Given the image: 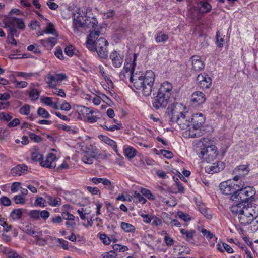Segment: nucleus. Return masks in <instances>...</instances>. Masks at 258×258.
Wrapping results in <instances>:
<instances>
[{
  "label": "nucleus",
  "mask_w": 258,
  "mask_h": 258,
  "mask_svg": "<svg viewBox=\"0 0 258 258\" xmlns=\"http://www.w3.org/2000/svg\"><path fill=\"white\" fill-rule=\"evenodd\" d=\"M4 253L9 258H16L18 254L15 250L10 248H6Z\"/></svg>",
  "instance_id": "48"
},
{
  "label": "nucleus",
  "mask_w": 258,
  "mask_h": 258,
  "mask_svg": "<svg viewBox=\"0 0 258 258\" xmlns=\"http://www.w3.org/2000/svg\"><path fill=\"white\" fill-rule=\"evenodd\" d=\"M12 119V116L10 113L6 112H0V120L9 122Z\"/></svg>",
  "instance_id": "54"
},
{
  "label": "nucleus",
  "mask_w": 258,
  "mask_h": 258,
  "mask_svg": "<svg viewBox=\"0 0 258 258\" xmlns=\"http://www.w3.org/2000/svg\"><path fill=\"white\" fill-rule=\"evenodd\" d=\"M195 151L201 159L204 158L205 155H207V159L208 162L213 161L218 155L217 148L215 145H211L206 146L201 141L197 143Z\"/></svg>",
  "instance_id": "7"
},
{
  "label": "nucleus",
  "mask_w": 258,
  "mask_h": 258,
  "mask_svg": "<svg viewBox=\"0 0 258 258\" xmlns=\"http://www.w3.org/2000/svg\"><path fill=\"white\" fill-rule=\"evenodd\" d=\"M40 94V91L36 89H32L29 93V96L31 101H35L37 100Z\"/></svg>",
  "instance_id": "33"
},
{
  "label": "nucleus",
  "mask_w": 258,
  "mask_h": 258,
  "mask_svg": "<svg viewBox=\"0 0 258 258\" xmlns=\"http://www.w3.org/2000/svg\"><path fill=\"white\" fill-rule=\"evenodd\" d=\"M0 204L4 206H9L11 205V200L6 196H3L0 198Z\"/></svg>",
  "instance_id": "51"
},
{
  "label": "nucleus",
  "mask_w": 258,
  "mask_h": 258,
  "mask_svg": "<svg viewBox=\"0 0 258 258\" xmlns=\"http://www.w3.org/2000/svg\"><path fill=\"white\" fill-rule=\"evenodd\" d=\"M13 199L17 204H24L26 202L25 199L22 195H15Z\"/></svg>",
  "instance_id": "52"
},
{
  "label": "nucleus",
  "mask_w": 258,
  "mask_h": 258,
  "mask_svg": "<svg viewBox=\"0 0 258 258\" xmlns=\"http://www.w3.org/2000/svg\"><path fill=\"white\" fill-rule=\"evenodd\" d=\"M164 240L167 246H171L174 243V240L168 235L165 236Z\"/></svg>",
  "instance_id": "63"
},
{
  "label": "nucleus",
  "mask_w": 258,
  "mask_h": 258,
  "mask_svg": "<svg viewBox=\"0 0 258 258\" xmlns=\"http://www.w3.org/2000/svg\"><path fill=\"white\" fill-rule=\"evenodd\" d=\"M61 216L63 219H65L67 220L75 219V216L73 214H71L70 213L67 211L62 212Z\"/></svg>",
  "instance_id": "60"
},
{
  "label": "nucleus",
  "mask_w": 258,
  "mask_h": 258,
  "mask_svg": "<svg viewBox=\"0 0 258 258\" xmlns=\"http://www.w3.org/2000/svg\"><path fill=\"white\" fill-rule=\"evenodd\" d=\"M117 254L113 250L105 252L101 255V258H116Z\"/></svg>",
  "instance_id": "59"
},
{
  "label": "nucleus",
  "mask_w": 258,
  "mask_h": 258,
  "mask_svg": "<svg viewBox=\"0 0 258 258\" xmlns=\"http://www.w3.org/2000/svg\"><path fill=\"white\" fill-rule=\"evenodd\" d=\"M124 58V52L120 50L111 51L109 55V58L113 64H122Z\"/></svg>",
  "instance_id": "13"
},
{
  "label": "nucleus",
  "mask_w": 258,
  "mask_h": 258,
  "mask_svg": "<svg viewBox=\"0 0 258 258\" xmlns=\"http://www.w3.org/2000/svg\"><path fill=\"white\" fill-rule=\"evenodd\" d=\"M46 200L42 197H37L34 202V205L35 207H39L44 208L46 206Z\"/></svg>",
  "instance_id": "37"
},
{
  "label": "nucleus",
  "mask_w": 258,
  "mask_h": 258,
  "mask_svg": "<svg viewBox=\"0 0 258 258\" xmlns=\"http://www.w3.org/2000/svg\"><path fill=\"white\" fill-rule=\"evenodd\" d=\"M206 100L205 94L201 91H196L191 95V102L195 106L203 104Z\"/></svg>",
  "instance_id": "14"
},
{
  "label": "nucleus",
  "mask_w": 258,
  "mask_h": 258,
  "mask_svg": "<svg viewBox=\"0 0 258 258\" xmlns=\"http://www.w3.org/2000/svg\"><path fill=\"white\" fill-rule=\"evenodd\" d=\"M223 37H221L219 31H217L216 33V44L217 46L220 48L222 47L223 46Z\"/></svg>",
  "instance_id": "57"
},
{
  "label": "nucleus",
  "mask_w": 258,
  "mask_h": 258,
  "mask_svg": "<svg viewBox=\"0 0 258 258\" xmlns=\"http://www.w3.org/2000/svg\"><path fill=\"white\" fill-rule=\"evenodd\" d=\"M13 83L15 87L18 88H24L27 87L28 83L26 81H18L17 80L13 81Z\"/></svg>",
  "instance_id": "56"
},
{
  "label": "nucleus",
  "mask_w": 258,
  "mask_h": 258,
  "mask_svg": "<svg viewBox=\"0 0 258 258\" xmlns=\"http://www.w3.org/2000/svg\"><path fill=\"white\" fill-rule=\"evenodd\" d=\"M247 205L243 203L239 202V203L232 205L230 208V211L234 217H238L241 211L244 210V208H246Z\"/></svg>",
  "instance_id": "18"
},
{
  "label": "nucleus",
  "mask_w": 258,
  "mask_h": 258,
  "mask_svg": "<svg viewBox=\"0 0 258 258\" xmlns=\"http://www.w3.org/2000/svg\"><path fill=\"white\" fill-rule=\"evenodd\" d=\"M238 184L234 183L231 180H227L220 184V190L223 194L225 195H234Z\"/></svg>",
  "instance_id": "9"
},
{
  "label": "nucleus",
  "mask_w": 258,
  "mask_h": 258,
  "mask_svg": "<svg viewBox=\"0 0 258 258\" xmlns=\"http://www.w3.org/2000/svg\"><path fill=\"white\" fill-rule=\"evenodd\" d=\"M167 115L169 119L170 124L176 122L181 130L187 129L190 123L187 119L188 112H179L175 107L174 104L169 106L167 109Z\"/></svg>",
  "instance_id": "5"
},
{
  "label": "nucleus",
  "mask_w": 258,
  "mask_h": 258,
  "mask_svg": "<svg viewBox=\"0 0 258 258\" xmlns=\"http://www.w3.org/2000/svg\"><path fill=\"white\" fill-rule=\"evenodd\" d=\"M180 232L184 238L188 241L193 240L194 236L196 233V231L194 230H188L186 229H181Z\"/></svg>",
  "instance_id": "24"
},
{
  "label": "nucleus",
  "mask_w": 258,
  "mask_h": 258,
  "mask_svg": "<svg viewBox=\"0 0 258 258\" xmlns=\"http://www.w3.org/2000/svg\"><path fill=\"white\" fill-rule=\"evenodd\" d=\"M201 233L203 236L208 239H211L214 237V234L209 230H208L206 229H202L201 230Z\"/></svg>",
  "instance_id": "61"
},
{
  "label": "nucleus",
  "mask_w": 258,
  "mask_h": 258,
  "mask_svg": "<svg viewBox=\"0 0 258 258\" xmlns=\"http://www.w3.org/2000/svg\"><path fill=\"white\" fill-rule=\"evenodd\" d=\"M136 151L133 147L126 148L124 152V155L128 158L132 159L136 156Z\"/></svg>",
  "instance_id": "35"
},
{
  "label": "nucleus",
  "mask_w": 258,
  "mask_h": 258,
  "mask_svg": "<svg viewBox=\"0 0 258 258\" xmlns=\"http://www.w3.org/2000/svg\"><path fill=\"white\" fill-rule=\"evenodd\" d=\"M199 211L200 212L208 219H211L212 216L210 210L204 207H199Z\"/></svg>",
  "instance_id": "41"
},
{
  "label": "nucleus",
  "mask_w": 258,
  "mask_h": 258,
  "mask_svg": "<svg viewBox=\"0 0 258 258\" xmlns=\"http://www.w3.org/2000/svg\"><path fill=\"white\" fill-rule=\"evenodd\" d=\"M112 248L114 251L125 252L128 250L127 246L116 244L113 245Z\"/></svg>",
  "instance_id": "45"
},
{
  "label": "nucleus",
  "mask_w": 258,
  "mask_h": 258,
  "mask_svg": "<svg viewBox=\"0 0 258 258\" xmlns=\"http://www.w3.org/2000/svg\"><path fill=\"white\" fill-rule=\"evenodd\" d=\"M136 66H124L123 70L120 72V75L123 76L125 78H129L130 82L132 81L131 78L135 75V67Z\"/></svg>",
  "instance_id": "20"
},
{
  "label": "nucleus",
  "mask_w": 258,
  "mask_h": 258,
  "mask_svg": "<svg viewBox=\"0 0 258 258\" xmlns=\"http://www.w3.org/2000/svg\"><path fill=\"white\" fill-rule=\"evenodd\" d=\"M30 112V105L29 104H25L22 106L19 109V113L24 115H28Z\"/></svg>",
  "instance_id": "42"
},
{
  "label": "nucleus",
  "mask_w": 258,
  "mask_h": 258,
  "mask_svg": "<svg viewBox=\"0 0 258 258\" xmlns=\"http://www.w3.org/2000/svg\"><path fill=\"white\" fill-rule=\"evenodd\" d=\"M25 210V209L21 208L13 209L10 213V217L13 220H19L22 217L23 211Z\"/></svg>",
  "instance_id": "25"
},
{
  "label": "nucleus",
  "mask_w": 258,
  "mask_h": 258,
  "mask_svg": "<svg viewBox=\"0 0 258 258\" xmlns=\"http://www.w3.org/2000/svg\"><path fill=\"white\" fill-rule=\"evenodd\" d=\"M172 84L168 82L161 84L157 93L152 101L153 106L158 110L161 108H165L172 93Z\"/></svg>",
  "instance_id": "4"
},
{
  "label": "nucleus",
  "mask_w": 258,
  "mask_h": 258,
  "mask_svg": "<svg viewBox=\"0 0 258 258\" xmlns=\"http://www.w3.org/2000/svg\"><path fill=\"white\" fill-rule=\"evenodd\" d=\"M80 111L83 114L86 115V118L88 122L89 123H94L97 121L99 117L97 114L99 113L96 109H93L91 108H88L85 106H81Z\"/></svg>",
  "instance_id": "11"
},
{
  "label": "nucleus",
  "mask_w": 258,
  "mask_h": 258,
  "mask_svg": "<svg viewBox=\"0 0 258 258\" xmlns=\"http://www.w3.org/2000/svg\"><path fill=\"white\" fill-rule=\"evenodd\" d=\"M96 41L93 39L87 37L86 45L87 48L91 51H95L96 49Z\"/></svg>",
  "instance_id": "34"
},
{
  "label": "nucleus",
  "mask_w": 258,
  "mask_h": 258,
  "mask_svg": "<svg viewBox=\"0 0 258 258\" xmlns=\"http://www.w3.org/2000/svg\"><path fill=\"white\" fill-rule=\"evenodd\" d=\"M177 215L180 219H181L185 222H188L191 220L190 216L188 214L184 213L183 212H181V211L178 212Z\"/></svg>",
  "instance_id": "53"
},
{
  "label": "nucleus",
  "mask_w": 258,
  "mask_h": 258,
  "mask_svg": "<svg viewBox=\"0 0 258 258\" xmlns=\"http://www.w3.org/2000/svg\"><path fill=\"white\" fill-rule=\"evenodd\" d=\"M168 36L162 32H159L157 33L155 41L157 43L165 42L168 39Z\"/></svg>",
  "instance_id": "31"
},
{
  "label": "nucleus",
  "mask_w": 258,
  "mask_h": 258,
  "mask_svg": "<svg viewBox=\"0 0 258 258\" xmlns=\"http://www.w3.org/2000/svg\"><path fill=\"white\" fill-rule=\"evenodd\" d=\"M48 204L52 207H56L61 204V199L59 197H55L50 195H46Z\"/></svg>",
  "instance_id": "23"
},
{
  "label": "nucleus",
  "mask_w": 258,
  "mask_h": 258,
  "mask_svg": "<svg viewBox=\"0 0 258 258\" xmlns=\"http://www.w3.org/2000/svg\"><path fill=\"white\" fill-rule=\"evenodd\" d=\"M96 48L101 47L107 46L108 43L107 41L104 38L101 37L96 41Z\"/></svg>",
  "instance_id": "40"
},
{
  "label": "nucleus",
  "mask_w": 258,
  "mask_h": 258,
  "mask_svg": "<svg viewBox=\"0 0 258 258\" xmlns=\"http://www.w3.org/2000/svg\"><path fill=\"white\" fill-rule=\"evenodd\" d=\"M200 5L201 6L200 11L202 13H207L211 10V6L207 2H201Z\"/></svg>",
  "instance_id": "36"
},
{
  "label": "nucleus",
  "mask_w": 258,
  "mask_h": 258,
  "mask_svg": "<svg viewBox=\"0 0 258 258\" xmlns=\"http://www.w3.org/2000/svg\"><path fill=\"white\" fill-rule=\"evenodd\" d=\"M198 86L202 89L209 88L212 84V79L206 73L200 74L197 78Z\"/></svg>",
  "instance_id": "12"
},
{
  "label": "nucleus",
  "mask_w": 258,
  "mask_h": 258,
  "mask_svg": "<svg viewBox=\"0 0 258 258\" xmlns=\"http://www.w3.org/2000/svg\"><path fill=\"white\" fill-rule=\"evenodd\" d=\"M98 138L101 141H102V142H104L105 143L110 146L114 151V152L116 153V154L117 155H119V153L117 149V144L115 141L113 140L112 139H110L107 136L103 135H99L98 136Z\"/></svg>",
  "instance_id": "17"
},
{
  "label": "nucleus",
  "mask_w": 258,
  "mask_h": 258,
  "mask_svg": "<svg viewBox=\"0 0 258 258\" xmlns=\"http://www.w3.org/2000/svg\"><path fill=\"white\" fill-rule=\"evenodd\" d=\"M142 195L145 196L149 200H154L155 199L154 196L152 194L151 191L146 188H142L141 190Z\"/></svg>",
  "instance_id": "39"
},
{
  "label": "nucleus",
  "mask_w": 258,
  "mask_h": 258,
  "mask_svg": "<svg viewBox=\"0 0 258 258\" xmlns=\"http://www.w3.org/2000/svg\"><path fill=\"white\" fill-rule=\"evenodd\" d=\"M5 28H8L7 36H18L17 30L13 25L8 24V21L6 20L5 22Z\"/></svg>",
  "instance_id": "30"
},
{
  "label": "nucleus",
  "mask_w": 258,
  "mask_h": 258,
  "mask_svg": "<svg viewBox=\"0 0 258 258\" xmlns=\"http://www.w3.org/2000/svg\"><path fill=\"white\" fill-rule=\"evenodd\" d=\"M28 167L24 164H19L11 169V174L14 176H19L27 173Z\"/></svg>",
  "instance_id": "19"
},
{
  "label": "nucleus",
  "mask_w": 258,
  "mask_h": 258,
  "mask_svg": "<svg viewBox=\"0 0 258 258\" xmlns=\"http://www.w3.org/2000/svg\"><path fill=\"white\" fill-rule=\"evenodd\" d=\"M37 114L39 116L45 118H49L50 116L49 112L46 110L41 107L38 108Z\"/></svg>",
  "instance_id": "43"
},
{
  "label": "nucleus",
  "mask_w": 258,
  "mask_h": 258,
  "mask_svg": "<svg viewBox=\"0 0 258 258\" xmlns=\"http://www.w3.org/2000/svg\"><path fill=\"white\" fill-rule=\"evenodd\" d=\"M93 157L88 155H84L82 158V161L87 164H91L93 162Z\"/></svg>",
  "instance_id": "58"
},
{
  "label": "nucleus",
  "mask_w": 258,
  "mask_h": 258,
  "mask_svg": "<svg viewBox=\"0 0 258 258\" xmlns=\"http://www.w3.org/2000/svg\"><path fill=\"white\" fill-rule=\"evenodd\" d=\"M8 24L16 27L20 30L24 31L26 28V24L23 18L16 17H10L7 20Z\"/></svg>",
  "instance_id": "15"
},
{
  "label": "nucleus",
  "mask_w": 258,
  "mask_h": 258,
  "mask_svg": "<svg viewBox=\"0 0 258 258\" xmlns=\"http://www.w3.org/2000/svg\"><path fill=\"white\" fill-rule=\"evenodd\" d=\"M31 158L33 161L40 162L43 159V155L38 151H35L32 153Z\"/></svg>",
  "instance_id": "47"
},
{
  "label": "nucleus",
  "mask_w": 258,
  "mask_h": 258,
  "mask_svg": "<svg viewBox=\"0 0 258 258\" xmlns=\"http://www.w3.org/2000/svg\"><path fill=\"white\" fill-rule=\"evenodd\" d=\"M101 126L103 129L111 132H114L116 130H119L120 129L121 127L120 124H117L116 125H111L109 126L108 122H105L104 124L101 125Z\"/></svg>",
  "instance_id": "29"
},
{
  "label": "nucleus",
  "mask_w": 258,
  "mask_h": 258,
  "mask_svg": "<svg viewBox=\"0 0 258 258\" xmlns=\"http://www.w3.org/2000/svg\"><path fill=\"white\" fill-rule=\"evenodd\" d=\"M162 218L164 222H165L167 225L171 226L173 219H172L169 214L166 213H163Z\"/></svg>",
  "instance_id": "55"
},
{
  "label": "nucleus",
  "mask_w": 258,
  "mask_h": 258,
  "mask_svg": "<svg viewBox=\"0 0 258 258\" xmlns=\"http://www.w3.org/2000/svg\"><path fill=\"white\" fill-rule=\"evenodd\" d=\"M28 215L30 218L33 220H38L40 219L39 210H31L29 212Z\"/></svg>",
  "instance_id": "38"
},
{
  "label": "nucleus",
  "mask_w": 258,
  "mask_h": 258,
  "mask_svg": "<svg viewBox=\"0 0 258 258\" xmlns=\"http://www.w3.org/2000/svg\"><path fill=\"white\" fill-rule=\"evenodd\" d=\"M27 50L29 51H32L36 54H39L41 53L39 47L37 44L30 45L27 47Z\"/></svg>",
  "instance_id": "44"
},
{
  "label": "nucleus",
  "mask_w": 258,
  "mask_h": 258,
  "mask_svg": "<svg viewBox=\"0 0 258 258\" xmlns=\"http://www.w3.org/2000/svg\"><path fill=\"white\" fill-rule=\"evenodd\" d=\"M62 128L63 130L73 134H75L78 132V128L74 126L63 125Z\"/></svg>",
  "instance_id": "46"
},
{
  "label": "nucleus",
  "mask_w": 258,
  "mask_h": 258,
  "mask_svg": "<svg viewBox=\"0 0 258 258\" xmlns=\"http://www.w3.org/2000/svg\"><path fill=\"white\" fill-rule=\"evenodd\" d=\"M255 193L253 187L246 185L244 182H240L234 194L230 196V199L243 203L247 206L256 205L253 203L254 201L253 197Z\"/></svg>",
  "instance_id": "3"
},
{
  "label": "nucleus",
  "mask_w": 258,
  "mask_h": 258,
  "mask_svg": "<svg viewBox=\"0 0 258 258\" xmlns=\"http://www.w3.org/2000/svg\"><path fill=\"white\" fill-rule=\"evenodd\" d=\"M131 79L133 86L137 90H141L144 96H148L151 94L155 81V74L152 71L148 70L145 74L136 71Z\"/></svg>",
  "instance_id": "1"
},
{
  "label": "nucleus",
  "mask_w": 258,
  "mask_h": 258,
  "mask_svg": "<svg viewBox=\"0 0 258 258\" xmlns=\"http://www.w3.org/2000/svg\"><path fill=\"white\" fill-rule=\"evenodd\" d=\"M121 228L126 233H133L135 231L136 229L134 226L125 222H121Z\"/></svg>",
  "instance_id": "27"
},
{
  "label": "nucleus",
  "mask_w": 258,
  "mask_h": 258,
  "mask_svg": "<svg viewBox=\"0 0 258 258\" xmlns=\"http://www.w3.org/2000/svg\"><path fill=\"white\" fill-rule=\"evenodd\" d=\"M241 212L238 217L239 223L243 226L251 224L254 216L258 215V205L247 206Z\"/></svg>",
  "instance_id": "8"
},
{
  "label": "nucleus",
  "mask_w": 258,
  "mask_h": 258,
  "mask_svg": "<svg viewBox=\"0 0 258 258\" xmlns=\"http://www.w3.org/2000/svg\"><path fill=\"white\" fill-rule=\"evenodd\" d=\"M188 120H190V123L187 129H185V134L189 137L194 138L200 137L201 136L200 129L202 126L205 121V118L201 113L194 114L191 117L187 114Z\"/></svg>",
  "instance_id": "6"
},
{
  "label": "nucleus",
  "mask_w": 258,
  "mask_h": 258,
  "mask_svg": "<svg viewBox=\"0 0 258 258\" xmlns=\"http://www.w3.org/2000/svg\"><path fill=\"white\" fill-rule=\"evenodd\" d=\"M40 43L46 49L51 48L57 43L56 37H51L48 39H41L39 40Z\"/></svg>",
  "instance_id": "21"
},
{
  "label": "nucleus",
  "mask_w": 258,
  "mask_h": 258,
  "mask_svg": "<svg viewBox=\"0 0 258 258\" xmlns=\"http://www.w3.org/2000/svg\"><path fill=\"white\" fill-rule=\"evenodd\" d=\"M72 17L73 30L76 34H81L86 27L91 26L92 28H96L97 26V19L94 17L90 18L87 15V10L83 11L79 7H76L74 9Z\"/></svg>",
  "instance_id": "2"
},
{
  "label": "nucleus",
  "mask_w": 258,
  "mask_h": 258,
  "mask_svg": "<svg viewBox=\"0 0 258 258\" xmlns=\"http://www.w3.org/2000/svg\"><path fill=\"white\" fill-rule=\"evenodd\" d=\"M45 81L48 86L54 88L59 82L56 80V77L54 74H48L45 78Z\"/></svg>",
  "instance_id": "22"
},
{
  "label": "nucleus",
  "mask_w": 258,
  "mask_h": 258,
  "mask_svg": "<svg viewBox=\"0 0 258 258\" xmlns=\"http://www.w3.org/2000/svg\"><path fill=\"white\" fill-rule=\"evenodd\" d=\"M251 228L253 231H257L258 230V216H254L253 221L251 222Z\"/></svg>",
  "instance_id": "64"
},
{
  "label": "nucleus",
  "mask_w": 258,
  "mask_h": 258,
  "mask_svg": "<svg viewBox=\"0 0 258 258\" xmlns=\"http://www.w3.org/2000/svg\"><path fill=\"white\" fill-rule=\"evenodd\" d=\"M95 51L97 52L98 56L102 58H106L108 55L107 46L101 47L96 48Z\"/></svg>",
  "instance_id": "32"
},
{
  "label": "nucleus",
  "mask_w": 258,
  "mask_h": 258,
  "mask_svg": "<svg viewBox=\"0 0 258 258\" xmlns=\"http://www.w3.org/2000/svg\"><path fill=\"white\" fill-rule=\"evenodd\" d=\"M44 32L46 34H52L56 37L58 36L56 30L54 28L53 24L51 23H48L47 24V26L44 30Z\"/></svg>",
  "instance_id": "28"
},
{
  "label": "nucleus",
  "mask_w": 258,
  "mask_h": 258,
  "mask_svg": "<svg viewBox=\"0 0 258 258\" xmlns=\"http://www.w3.org/2000/svg\"><path fill=\"white\" fill-rule=\"evenodd\" d=\"M143 195H141L140 194L135 192L134 194V198L136 200V201L139 203H141L142 204H145L147 200L146 199L143 197Z\"/></svg>",
  "instance_id": "50"
},
{
  "label": "nucleus",
  "mask_w": 258,
  "mask_h": 258,
  "mask_svg": "<svg viewBox=\"0 0 258 258\" xmlns=\"http://www.w3.org/2000/svg\"><path fill=\"white\" fill-rule=\"evenodd\" d=\"M249 172V170L247 165H240L236 167L233 172L234 175L233 180L235 182L240 180V182H243L242 179L245 175L248 174Z\"/></svg>",
  "instance_id": "10"
},
{
  "label": "nucleus",
  "mask_w": 258,
  "mask_h": 258,
  "mask_svg": "<svg viewBox=\"0 0 258 258\" xmlns=\"http://www.w3.org/2000/svg\"><path fill=\"white\" fill-rule=\"evenodd\" d=\"M55 159V155L54 153H49L47 155L46 160L44 161L41 160L40 164L42 167L53 169L56 166V164L54 162Z\"/></svg>",
  "instance_id": "16"
},
{
  "label": "nucleus",
  "mask_w": 258,
  "mask_h": 258,
  "mask_svg": "<svg viewBox=\"0 0 258 258\" xmlns=\"http://www.w3.org/2000/svg\"><path fill=\"white\" fill-rule=\"evenodd\" d=\"M99 238L102 242L105 245H109L111 242V240L105 234L102 233L99 235Z\"/></svg>",
  "instance_id": "49"
},
{
  "label": "nucleus",
  "mask_w": 258,
  "mask_h": 258,
  "mask_svg": "<svg viewBox=\"0 0 258 258\" xmlns=\"http://www.w3.org/2000/svg\"><path fill=\"white\" fill-rule=\"evenodd\" d=\"M100 32L98 30H95L91 31L88 35L87 37L91 39H93L94 40H97V38L100 35Z\"/></svg>",
  "instance_id": "62"
},
{
  "label": "nucleus",
  "mask_w": 258,
  "mask_h": 258,
  "mask_svg": "<svg viewBox=\"0 0 258 258\" xmlns=\"http://www.w3.org/2000/svg\"><path fill=\"white\" fill-rule=\"evenodd\" d=\"M137 57V54L136 53H128L126 55L124 59V64H136V61Z\"/></svg>",
  "instance_id": "26"
}]
</instances>
